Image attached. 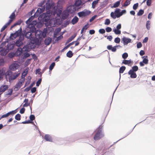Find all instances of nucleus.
I'll use <instances>...</instances> for the list:
<instances>
[{"mask_svg": "<svg viewBox=\"0 0 155 155\" xmlns=\"http://www.w3.org/2000/svg\"><path fill=\"white\" fill-rule=\"evenodd\" d=\"M142 46V44L141 42H139L137 44V48H140Z\"/></svg>", "mask_w": 155, "mask_h": 155, "instance_id": "680f3d73", "label": "nucleus"}, {"mask_svg": "<svg viewBox=\"0 0 155 155\" xmlns=\"http://www.w3.org/2000/svg\"><path fill=\"white\" fill-rule=\"evenodd\" d=\"M60 31L61 30L59 28H57L55 30L54 35V39H55V38H56L58 36V34Z\"/></svg>", "mask_w": 155, "mask_h": 155, "instance_id": "5701e85b", "label": "nucleus"}, {"mask_svg": "<svg viewBox=\"0 0 155 155\" xmlns=\"http://www.w3.org/2000/svg\"><path fill=\"white\" fill-rule=\"evenodd\" d=\"M12 21V20L10 19L5 25L1 28V31H3L7 27V26L10 24L11 22Z\"/></svg>", "mask_w": 155, "mask_h": 155, "instance_id": "6ab92c4d", "label": "nucleus"}, {"mask_svg": "<svg viewBox=\"0 0 155 155\" xmlns=\"http://www.w3.org/2000/svg\"><path fill=\"white\" fill-rule=\"evenodd\" d=\"M110 21L109 19H107L105 20L104 24L105 25H109L110 23Z\"/></svg>", "mask_w": 155, "mask_h": 155, "instance_id": "49530a36", "label": "nucleus"}, {"mask_svg": "<svg viewBox=\"0 0 155 155\" xmlns=\"http://www.w3.org/2000/svg\"><path fill=\"white\" fill-rule=\"evenodd\" d=\"M131 0H127L124 3L123 5L124 6H127L129 5L130 3V1Z\"/></svg>", "mask_w": 155, "mask_h": 155, "instance_id": "a19ab883", "label": "nucleus"}, {"mask_svg": "<svg viewBox=\"0 0 155 155\" xmlns=\"http://www.w3.org/2000/svg\"><path fill=\"white\" fill-rule=\"evenodd\" d=\"M25 108H22L20 109V113L21 114H23L25 112Z\"/></svg>", "mask_w": 155, "mask_h": 155, "instance_id": "e2e57ef3", "label": "nucleus"}, {"mask_svg": "<svg viewBox=\"0 0 155 155\" xmlns=\"http://www.w3.org/2000/svg\"><path fill=\"white\" fill-rule=\"evenodd\" d=\"M22 44V42L20 40H18L16 43V45L18 47L21 46Z\"/></svg>", "mask_w": 155, "mask_h": 155, "instance_id": "4c0bfd02", "label": "nucleus"}, {"mask_svg": "<svg viewBox=\"0 0 155 155\" xmlns=\"http://www.w3.org/2000/svg\"><path fill=\"white\" fill-rule=\"evenodd\" d=\"M30 56V54L28 53H25L24 54L23 58H27Z\"/></svg>", "mask_w": 155, "mask_h": 155, "instance_id": "052dcab7", "label": "nucleus"}, {"mask_svg": "<svg viewBox=\"0 0 155 155\" xmlns=\"http://www.w3.org/2000/svg\"><path fill=\"white\" fill-rule=\"evenodd\" d=\"M34 17L33 16H31L30 18L28 20L26 21V23L27 24H31L30 23L32 21V20L33 19Z\"/></svg>", "mask_w": 155, "mask_h": 155, "instance_id": "f704fd0d", "label": "nucleus"}, {"mask_svg": "<svg viewBox=\"0 0 155 155\" xmlns=\"http://www.w3.org/2000/svg\"><path fill=\"white\" fill-rule=\"evenodd\" d=\"M8 50L2 47H0V55H5L8 52Z\"/></svg>", "mask_w": 155, "mask_h": 155, "instance_id": "f8f14e48", "label": "nucleus"}, {"mask_svg": "<svg viewBox=\"0 0 155 155\" xmlns=\"http://www.w3.org/2000/svg\"><path fill=\"white\" fill-rule=\"evenodd\" d=\"M20 67L19 65L16 62L12 64L9 66L10 69L13 71H14L18 69Z\"/></svg>", "mask_w": 155, "mask_h": 155, "instance_id": "9d476101", "label": "nucleus"}, {"mask_svg": "<svg viewBox=\"0 0 155 155\" xmlns=\"http://www.w3.org/2000/svg\"><path fill=\"white\" fill-rule=\"evenodd\" d=\"M143 60V62L145 64H147L148 63V57L147 56H144L142 57Z\"/></svg>", "mask_w": 155, "mask_h": 155, "instance_id": "b1692460", "label": "nucleus"}, {"mask_svg": "<svg viewBox=\"0 0 155 155\" xmlns=\"http://www.w3.org/2000/svg\"><path fill=\"white\" fill-rule=\"evenodd\" d=\"M148 38L147 37H146L144 38V39H143V43H145L147 42L148 41Z\"/></svg>", "mask_w": 155, "mask_h": 155, "instance_id": "69168bd1", "label": "nucleus"}, {"mask_svg": "<svg viewBox=\"0 0 155 155\" xmlns=\"http://www.w3.org/2000/svg\"><path fill=\"white\" fill-rule=\"evenodd\" d=\"M150 21H147L146 27L147 29L149 30L150 28Z\"/></svg>", "mask_w": 155, "mask_h": 155, "instance_id": "72a5a7b5", "label": "nucleus"}, {"mask_svg": "<svg viewBox=\"0 0 155 155\" xmlns=\"http://www.w3.org/2000/svg\"><path fill=\"white\" fill-rule=\"evenodd\" d=\"M32 39H31L29 40V44L26 45L23 49H25V51H28L29 49L34 48L37 45H39L40 42L39 41L38 42L35 38H32Z\"/></svg>", "mask_w": 155, "mask_h": 155, "instance_id": "f03ea898", "label": "nucleus"}, {"mask_svg": "<svg viewBox=\"0 0 155 155\" xmlns=\"http://www.w3.org/2000/svg\"><path fill=\"white\" fill-rule=\"evenodd\" d=\"M79 8H77L74 5H68L66 8V10L69 13L73 14L78 11Z\"/></svg>", "mask_w": 155, "mask_h": 155, "instance_id": "39448f33", "label": "nucleus"}, {"mask_svg": "<svg viewBox=\"0 0 155 155\" xmlns=\"http://www.w3.org/2000/svg\"><path fill=\"white\" fill-rule=\"evenodd\" d=\"M22 53V50L21 48H19L16 51V54L18 55H20Z\"/></svg>", "mask_w": 155, "mask_h": 155, "instance_id": "ea45409f", "label": "nucleus"}, {"mask_svg": "<svg viewBox=\"0 0 155 155\" xmlns=\"http://www.w3.org/2000/svg\"><path fill=\"white\" fill-rule=\"evenodd\" d=\"M63 3V0H59L58 2L57 6L54 4L55 10L54 11L51 9V10L49 11V12H50L49 18L50 16H54L55 14H56L57 16L55 18L51 19L49 21L48 24L47 26L54 27L56 26V25H60L61 24L62 19L61 18L60 15L62 10V5Z\"/></svg>", "mask_w": 155, "mask_h": 155, "instance_id": "f257e3e1", "label": "nucleus"}, {"mask_svg": "<svg viewBox=\"0 0 155 155\" xmlns=\"http://www.w3.org/2000/svg\"><path fill=\"white\" fill-rule=\"evenodd\" d=\"M99 0H96L93 2L92 4V7L93 8H95V6L97 4Z\"/></svg>", "mask_w": 155, "mask_h": 155, "instance_id": "7c9ffc66", "label": "nucleus"}, {"mask_svg": "<svg viewBox=\"0 0 155 155\" xmlns=\"http://www.w3.org/2000/svg\"><path fill=\"white\" fill-rule=\"evenodd\" d=\"M120 41V39L119 38H116L115 39L114 41L116 43H119Z\"/></svg>", "mask_w": 155, "mask_h": 155, "instance_id": "864d4df0", "label": "nucleus"}, {"mask_svg": "<svg viewBox=\"0 0 155 155\" xmlns=\"http://www.w3.org/2000/svg\"><path fill=\"white\" fill-rule=\"evenodd\" d=\"M15 46V44L13 43L9 44L7 45V48H6L8 50V51L9 50H12L13 48Z\"/></svg>", "mask_w": 155, "mask_h": 155, "instance_id": "393cba45", "label": "nucleus"}, {"mask_svg": "<svg viewBox=\"0 0 155 155\" xmlns=\"http://www.w3.org/2000/svg\"><path fill=\"white\" fill-rule=\"evenodd\" d=\"M12 89H9L8 91V93L7 94V95H11L12 93Z\"/></svg>", "mask_w": 155, "mask_h": 155, "instance_id": "0e129e2a", "label": "nucleus"}, {"mask_svg": "<svg viewBox=\"0 0 155 155\" xmlns=\"http://www.w3.org/2000/svg\"><path fill=\"white\" fill-rule=\"evenodd\" d=\"M11 73V71L7 70L5 68H3L0 70V80L3 78L4 76L7 80L8 78V75H10Z\"/></svg>", "mask_w": 155, "mask_h": 155, "instance_id": "20e7f679", "label": "nucleus"}, {"mask_svg": "<svg viewBox=\"0 0 155 155\" xmlns=\"http://www.w3.org/2000/svg\"><path fill=\"white\" fill-rule=\"evenodd\" d=\"M151 0H147V4L148 6H150L151 4Z\"/></svg>", "mask_w": 155, "mask_h": 155, "instance_id": "bf43d9fd", "label": "nucleus"}, {"mask_svg": "<svg viewBox=\"0 0 155 155\" xmlns=\"http://www.w3.org/2000/svg\"><path fill=\"white\" fill-rule=\"evenodd\" d=\"M30 31L31 32L33 35H34L36 31V28L33 26L31 27L30 29Z\"/></svg>", "mask_w": 155, "mask_h": 155, "instance_id": "2f4dec72", "label": "nucleus"}, {"mask_svg": "<svg viewBox=\"0 0 155 155\" xmlns=\"http://www.w3.org/2000/svg\"><path fill=\"white\" fill-rule=\"evenodd\" d=\"M86 2L82 0H75L74 5L77 8H81L83 6Z\"/></svg>", "mask_w": 155, "mask_h": 155, "instance_id": "6e6552de", "label": "nucleus"}, {"mask_svg": "<svg viewBox=\"0 0 155 155\" xmlns=\"http://www.w3.org/2000/svg\"><path fill=\"white\" fill-rule=\"evenodd\" d=\"M73 53L72 52L69 51H68L66 55L69 58H71L73 56Z\"/></svg>", "mask_w": 155, "mask_h": 155, "instance_id": "c9c22d12", "label": "nucleus"}, {"mask_svg": "<svg viewBox=\"0 0 155 155\" xmlns=\"http://www.w3.org/2000/svg\"><path fill=\"white\" fill-rule=\"evenodd\" d=\"M28 99H25L24 101V102L25 103L23 104L24 107H26L29 105L30 103H28Z\"/></svg>", "mask_w": 155, "mask_h": 155, "instance_id": "c756f323", "label": "nucleus"}, {"mask_svg": "<svg viewBox=\"0 0 155 155\" xmlns=\"http://www.w3.org/2000/svg\"><path fill=\"white\" fill-rule=\"evenodd\" d=\"M41 79L38 80L37 82H36V86H38L40 84H41Z\"/></svg>", "mask_w": 155, "mask_h": 155, "instance_id": "13d9d810", "label": "nucleus"}, {"mask_svg": "<svg viewBox=\"0 0 155 155\" xmlns=\"http://www.w3.org/2000/svg\"><path fill=\"white\" fill-rule=\"evenodd\" d=\"M144 13V11L142 9L140 10L137 13V15L138 16H140L143 15Z\"/></svg>", "mask_w": 155, "mask_h": 155, "instance_id": "c03bdc74", "label": "nucleus"}, {"mask_svg": "<svg viewBox=\"0 0 155 155\" xmlns=\"http://www.w3.org/2000/svg\"><path fill=\"white\" fill-rule=\"evenodd\" d=\"M51 39L50 38H48L45 39V43L46 45H49L51 42Z\"/></svg>", "mask_w": 155, "mask_h": 155, "instance_id": "4be33fe9", "label": "nucleus"}, {"mask_svg": "<svg viewBox=\"0 0 155 155\" xmlns=\"http://www.w3.org/2000/svg\"><path fill=\"white\" fill-rule=\"evenodd\" d=\"M138 67L137 66H133L132 68V69L130 70H132L133 71V72H135L138 70Z\"/></svg>", "mask_w": 155, "mask_h": 155, "instance_id": "37998d69", "label": "nucleus"}, {"mask_svg": "<svg viewBox=\"0 0 155 155\" xmlns=\"http://www.w3.org/2000/svg\"><path fill=\"white\" fill-rule=\"evenodd\" d=\"M132 70H130L128 74L130 75V77L132 78H136L137 77V75Z\"/></svg>", "mask_w": 155, "mask_h": 155, "instance_id": "f3484780", "label": "nucleus"}, {"mask_svg": "<svg viewBox=\"0 0 155 155\" xmlns=\"http://www.w3.org/2000/svg\"><path fill=\"white\" fill-rule=\"evenodd\" d=\"M78 18L75 16V17L71 20V23L72 24H76L78 21Z\"/></svg>", "mask_w": 155, "mask_h": 155, "instance_id": "c85d7f7f", "label": "nucleus"}, {"mask_svg": "<svg viewBox=\"0 0 155 155\" xmlns=\"http://www.w3.org/2000/svg\"><path fill=\"white\" fill-rule=\"evenodd\" d=\"M76 34H74L72 36H71L70 38L66 42V44L68 43L71 41H72L76 37Z\"/></svg>", "mask_w": 155, "mask_h": 155, "instance_id": "bb28decb", "label": "nucleus"}, {"mask_svg": "<svg viewBox=\"0 0 155 155\" xmlns=\"http://www.w3.org/2000/svg\"><path fill=\"white\" fill-rule=\"evenodd\" d=\"M120 4V1H117L115 2L113 5V7L116 8L118 7Z\"/></svg>", "mask_w": 155, "mask_h": 155, "instance_id": "58836bf2", "label": "nucleus"}, {"mask_svg": "<svg viewBox=\"0 0 155 155\" xmlns=\"http://www.w3.org/2000/svg\"><path fill=\"white\" fill-rule=\"evenodd\" d=\"M21 115L19 114H17L15 116V119L17 120H20Z\"/></svg>", "mask_w": 155, "mask_h": 155, "instance_id": "603ef678", "label": "nucleus"}, {"mask_svg": "<svg viewBox=\"0 0 155 155\" xmlns=\"http://www.w3.org/2000/svg\"><path fill=\"white\" fill-rule=\"evenodd\" d=\"M128 56V55L127 53H124L122 55V57L123 58L125 59H126Z\"/></svg>", "mask_w": 155, "mask_h": 155, "instance_id": "de8ad7c7", "label": "nucleus"}, {"mask_svg": "<svg viewBox=\"0 0 155 155\" xmlns=\"http://www.w3.org/2000/svg\"><path fill=\"white\" fill-rule=\"evenodd\" d=\"M110 16L114 19H115L117 17V15L115 13V12H111L110 14Z\"/></svg>", "mask_w": 155, "mask_h": 155, "instance_id": "79ce46f5", "label": "nucleus"}, {"mask_svg": "<svg viewBox=\"0 0 155 155\" xmlns=\"http://www.w3.org/2000/svg\"><path fill=\"white\" fill-rule=\"evenodd\" d=\"M24 78H22L16 84L15 86V90L17 91L22 85V84L25 81Z\"/></svg>", "mask_w": 155, "mask_h": 155, "instance_id": "1a4fd4ad", "label": "nucleus"}, {"mask_svg": "<svg viewBox=\"0 0 155 155\" xmlns=\"http://www.w3.org/2000/svg\"><path fill=\"white\" fill-rule=\"evenodd\" d=\"M34 35L35 37V39H37V41L38 42L39 41V42H41L42 38L41 31L40 30H38L35 32Z\"/></svg>", "mask_w": 155, "mask_h": 155, "instance_id": "0eeeda50", "label": "nucleus"}, {"mask_svg": "<svg viewBox=\"0 0 155 155\" xmlns=\"http://www.w3.org/2000/svg\"><path fill=\"white\" fill-rule=\"evenodd\" d=\"M30 119L31 120H34L35 118V116L33 115H31L30 116Z\"/></svg>", "mask_w": 155, "mask_h": 155, "instance_id": "338daca9", "label": "nucleus"}, {"mask_svg": "<svg viewBox=\"0 0 155 155\" xmlns=\"http://www.w3.org/2000/svg\"><path fill=\"white\" fill-rule=\"evenodd\" d=\"M47 32V29L46 28H44L42 32L41 31L42 37L45 38Z\"/></svg>", "mask_w": 155, "mask_h": 155, "instance_id": "cd10ccee", "label": "nucleus"}, {"mask_svg": "<svg viewBox=\"0 0 155 155\" xmlns=\"http://www.w3.org/2000/svg\"><path fill=\"white\" fill-rule=\"evenodd\" d=\"M124 45H127L128 43L131 42V40L129 38L124 37L122 39Z\"/></svg>", "mask_w": 155, "mask_h": 155, "instance_id": "4468645a", "label": "nucleus"}, {"mask_svg": "<svg viewBox=\"0 0 155 155\" xmlns=\"http://www.w3.org/2000/svg\"><path fill=\"white\" fill-rule=\"evenodd\" d=\"M120 9L119 8H116L115 11V14H117V13L120 12Z\"/></svg>", "mask_w": 155, "mask_h": 155, "instance_id": "774afa93", "label": "nucleus"}, {"mask_svg": "<svg viewBox=\"0 0 155 155\" xmlns=\"http://www.w3.org/2000/svg\"><path fill=\"white\" fill-rule=\"evenodd\" d=\"M63 33L61 35H60V36L58 37H57L56 38V39H55V42H56V41H58V40L61 39L62 38L63 36H62V35H63Z\"/></svg>", "mask_w": 155, "mask_h": 155, "instance_id": "a18cd8bd", "label": "nucleus"}, {"mask_svg": "<svg viewBox=\"0 0 155 155\" xmlns=\"http://www.w3.org/2000/svg\"><path fill=\"white\" fill-rule=\"evenodd\" d=\"M90 11L87 10H84L83 11L78 12V14L79 16L81 17L88 15L90 14Z\"/></svg>", "mask_w": 155, "mask_h": 155, "instance_id": "9b49d317", "label": "nucleus"}, {"mask_svg": "<svg viewBox=\"0 0 155 155\" xmlns=\"http://www.w3.org/2000/svg\"><path fill=\"white\" fill-rule=\"evenodd\" d=\"M130 60H124L122 62V63L125 64H129L131 63Z\"/></svg>", "mask_w": 155, "mask_h": 155, "instance_id": "e433bc0d", "label": "nucleus"}, {"mask_svg": "<svg viewBox=\"0 0 155 155\" xmlns=\"http://www.w3.org/2000/svg\"><path fill=\"white\" fill-rule=\"evenodd\" d=\"M55 65V64L54 62H53L50 65L49 67V70L50 71L52 70L53 69L54 67V66Z\"/></svg>", "mask_w": 155, "mask_h": 155, "instance_id": "09e8293b", "label": "nucleus"}, {"mask_svg": "<svg viewBox=\"0 0 155 155\" xmlns=\"http://www.w3.org/2000/svg\"><path fill=\"white\" fill-rule=\"evenodd\" d=\"M45 139L46 141L50 142L52 141V139L51 136L48 134H46L45 135Z\"/></svg>", "mask_w": 155, "mask_h": 155, "instance_id": "aec40b11", "label": "nucleus"}, {"mask_svg": "<svg viewBox=\"0 0 155 155\" xmlns=\"http://www.w3.org/2000/svg\"><path fill=\"white\" fill-rule=\"evenodd\" d=\"M99 32L100 33L103 34L105 33V31L104 29H101L99 30Z\"/></svg>", "mask_w": 155, "mask_h": 155, "instance_id": "4d7b16f0", "label": "nucleus"}, {"mask_svg": "<svg viewBox=\"0 0 155 155\" xmlns=\"http://www.w3.org/2000/svg\"><path fill=\"white\" fill-rule=\"evenodd\" d=\"M113 31L116 35H120L121 34V31L114 28L113 29Z\"/></svg>", "mask_w": 155, "mask_h": 155, "instance_id": "a878e982", "label": "nucleus"}, {"mask_svg": "<svg viewBox=\"0 0 155 155\" xmlns=\"http://www.w3.org/2000/svg\"><path fill=\"white\" fill-rule=\"evenodd\" d=\"M138 3L134 4L133 6V9L134 10H136L138 7Z\"/></svg>", "mask_w": 155, "mask_h": 155, "instance_id": "5fc2aeb1", "label": "nucleus"}, {"mask_svg": "<svg viewBox=\"0 0 155 155\" xmlns=\"http://www.w3.org/2000/svg\"><path fill=\"white\" fill-rule=\"evenodd\" d=\"M31 59H28L26 61L25 63V65L26 66H28L30 64Z\"/></svg>", "mask_w": 155, "mask_h": 155, "instance_id": "8fccbe9b", "label": "nucleus"}, {"mask_svg": "<svg viewBox=\"0 0 155 155\" xmlns=\"http://www.w3.org/2000/svg\"><path fill=\"white\" fill-rule=\"evenodd\" d=\"M106 30L107 32H109L111 31L112 28L109 27H107L106 28Z\"/></svg>", "mask_w": 155, "mask_h": 155, "instance_id": "6e6d98bb", "label": "nucleus"}, {"mask_svg": "<svg viewBox=\"0 0 155 155\" xmlns=\"http://www.w3.org/2000/svg\"><path fill=\"white\" fill-rule=\"evenodd\" d=\"M125 67L124 66H122L121 67L120 69L119 70V73H120H120H122L124 71L125 69Z\"/></svg>", "mask_w": 155, "mask_h": 155, "instance_id": "473e14b6", "label": "nucleus"}, {"mask_svg": "<svg viewBox=\"0 0 155 155\" xmlns=\"http://www.w3.org/2000/svg\"><path fill=\"white\" fill-rule=\"evenodd\" d=\"M8 85H2L0 87V92H3L5 91L8 88Z\"/></svg>", "mask_w": 155, "mask_h": 155, "instance_id": "412c9836", "label": "nucleus"}, {"mask_svg": "<svg viewBox=\"0 0 155 155\" xmlns=\"http://www.w3.org/2000/svg\"><path fill=\"white\" fill-rule=\"evenodd\" d=\"M20 74V73H16L12 74L11 71V74L10 75H8V78L7 80H8L10 82H12Z\"/></svg>", "mask_w": 155, "mask_h": 155, "instance_id": "423d86ee", "label": "nucleus"}, {"mask_svg": "<svg viewBox=\"0 0 155 155\" xmlns=\"http://www.w3.org/2000/svg\"><path fill=\"white\" fill-rule=\"evenodd\" d=\"M69 13L66 10L64 11L62 14V17L63 19H64L68 17Z\"/></svg>", "mask_w": 155, "mask_h": 155, "instance_id": "2eb2a0df", "label": "nucleus"}, {"mask_svg": "<svg viewBox=\"0 0 155 155\" xmlns=\"http://www.w3.org/2000/svg\"><path fill=\"white\" fill-rule=\"evenodd\" d=\"M15 12H13L11 14V15L9 17V18H10V19H11L12 20V21H13L12 19H13L15 17Z\"/></svg>", "mask_w": 155, "mask_h": 155, "instance_id": "3c124183", "label": "nucleus"}, {"mask_svg": "<svg viewBox=\"0 0 155 155\" xmlns=\"http://www.w3.org/2000/svg\"><path fill=\"white\" fill-rule=\"evenodd\" d=\"M104 136V134L102 132V127L98 128L96 130V133L94 136V139L97 140L103 137Z\"/></svg>", "mask_w": 155, "mask_h": 155, "instance_id": "7ed1b4c3", "label": "nucleus"}, {"mask_svg": "<svg viewBox=\"0 0 155 155\" xmlns=\"http://www.w3.org/2000/svg\"><path fill=\"white\" fill-rule=\"evenodd\" d=\"M33 34L30 31L27 32L25 34V37L28 38L32 39V38H35L32 37Z\"/></svg>", "mask_w": 155, "mask_h": 155, "instance_id": "a211bd4d", "label": "nucleus"}, {"mask_svg": "<svg viewBox=\"0 0 155 155\" xmlns=\"http://www.w3.org/2000/svg\"><path fill=\"white\" fill-rule=\"evenodd\" d=\"M14 112H15V111L13 110V111H10V112H9L5 114L0 115V119H2V118L7 117L10 115L12 114L13 113H14Z\"/></svg>", "mask_w": 155, "mask_h": 155, "instance_id": "dca6fc26", "label": "nucleus"}, {"mask_svg": "<svg viewBox=\"0 0 155 155\" xmlns=\"http://www.w3.org/2000/svg\"><path fill=\"white\" fill-rule=\"evenodd\" d=\"M21 34V31H18L14 34H12L11 35V38L12 39L16 38L17 36H19Z\"/></svg>", "mask_w": 155, "mask_h": 155, "instance_id": "ddd939ff", "label": "nucleus"}]
</instances>
